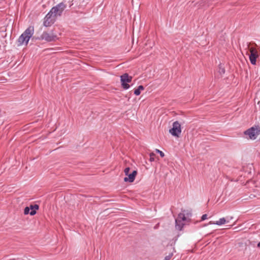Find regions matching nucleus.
<instances>
[{"label":"nucleus","mask_w":260,"mask_h":260,"mask_svg":"<svg viewBox=\"0 0 260 260\" xmlns=\"http://www.w3.org/2000/svg\"><path fill=\"white\" fill-rule=\"evenodd\" d=\"M34 32V28L33 26H29L19 37L18 42L19 45H27Z\"/></svg>","instance_id":"f257e3e1"},{"label":"nucleus","mask_w":260,"mask_h":260,"mask_svg":"<svg viewBox=\"0 0 260 260\" xmlns=\"http://www.w3.org/2000/svg\"><path fill=\"white\" fill-rule=\"evenodd\" d=\"M260 133V127L259 126H253L244 132L245 135L251 140H255Z\"/></svg>","instance_id":"f03ea898"},{"label":"nucleus","mask_w":260,"mask_h":260,"mask_svg":"<svg viewBox=\"0 0 260 260\" xmlns=\"http://www.w3.org/2000/svg\"><path fill=\"white\" fill-rule=\"evenodd\" d=\"M66 8V5L63 3H60L52 8L50 11L56 17L61 15Z\"/></svg>","instance_id":"7ed1b4c3"},{"label":"nucleus","mask_w":260,"mask_h":260,"mask_svg":"<svg viewBox=\"0 0 260 260\" xmlns=\"http://www.w3.org/2000/svg\"><path fill=\"white\" fill-rule=\"evenodd\" d=\"M39 39L41 40H45L47 42H53L58 40V38L52 32H48L44 31L41 35Z\"/></svg>","instance_id":"20e7f679"},{"label":"nucleus","mask_w":260,"mask_h":260,"mask_svg":"<svg viewBox=\"0 0 260 260\" xmlns=\"http://www.w3.org/2000/svg\"><path fill=\"white\" fill-rule=\"evenodd\" d=\"M186 220V217L185 216L184 213H180L178 214L177 218L175 220L176 222V228L181 231Z\"/></svg>","instance_id":"39448f33"},{"label":"nucleus","mask_w":260,"mask_h":260,"mask_svg":"<svg viewBox=\"0 0 260 260\" xmlns=\"http://www.w3.org/2000/svg\"><path fill=\"white\" fill-rule=\"evenodd\" d=\"M173 127L169 130V132L173 136L178 137L181 133V124L176 121L173 123Z\"/></svg>","instance_id":"423d86ee"},{"label":"nucleus","mask_w":260,"mask_h":260,"mask_svg":"<svg viewBox=\"0 0 260 260\" xmlns=\"http://www.w3.org/2000/svg\"><path fill=\"white\" fill-rule=\"evenodd\" d=\"M56 17L49 11L44 18L43 24L45 26L48 27L53 24L56 20Z\"/></svg>","instance_id":"0eeeda50"},{"label":"nucleus","mask_w":260,"mask_h":260,"mask_svg":"<svg viewBox=\"0 0 260 260\" xmlns=\"http://www.w3.org/2000/svg\"><path fill=\"white\" fill-rule=\"evenodd\" d=\"M132 77L129 76L126 73H125L120 76V80L121 82L122 87L125 89H127L129 88V85L128 83L132 82Z\"/></svg>","instance_id":"6e6552de"},{"label":"nucleus","mask_w":260,"mask_h":260,"mask_svg":"<svg viewBox=\"0 0 260 260\" xmlns=\"http://www.w3.org/2000/svg\"><path fill=\"white\" fill-rule=\"evenodd\" d=\"M250 54L249 55V60L251 63L255 65L256 62V58L258 57L257 51L253 47L249 48Z\"/></svg>","instance_id":"1a4fd4ad"},{"label":"nucleus","mask_w":260,"mask_h":260,"mask_svg":"<svg viewBox=\"0 0 260 260\" xmlns=\"http://www.w3.org/2000/svg\"><path fill=\"white\" fill-rule=\"evenodd\" d=\"M137 174V171H133L132 173H130L127 175L128 176L127 177H125L124 178V181L125 182H133L135 179Z\"/></svg>","instance_id":"9d476101"},{"label":"nucleus","mask_w":260,"mask_h":260,"mask_svg":"<svg viewBox=\"0 0 260 260\" xmlns=\"http://www.w3.org/2000/svg\"><path fill=\"white\" fill-rule=\"evenodd\" d=\"M226 222V220L225 219V218L223 217V218H220L219 220L216 221V222H212L210 221V224H217L218 225H220L225 223Z\"/></svg>","instance_id":"9b49d317"},{"label":"nucleus","mask_w":260,"mask_h":260,"mask_svg":"<svg viewBox=\"0 0 260 260\" xmlns=\"http://www.w3.org/2000/svg\"><path fill=\"white\" fill-rule=\"evenodd\" d=\"M144 89V87L142 85H140L138 88L135 90L134 94L136 95H139L141 93V91Z\"/></svg>","instance_id":"f8f14e48"},{"label":"nucleus","mask_w":260,"mask_h":260,"mask_svg":"<svg viewBox=\"0 0 260 260\" xmlns=\"http://www.w3.org/2000/svg\"><path fill=\"white\" fill-rule=\"evenodd\" d=\"M219 70L218 72L220 73V74H223L225 73V70L223 66L221 64H220L219 65Z\"/></svg>","instance_id":"ddd939ff"},{"label":"nucleus","mask_w":260,"mask_h":260,"mask_svg":"<svg viewBox=\"0 0 260 260\" xmlns=\"http://www.w3.org/2000/svg\"><path fill=\"white\" fill-rule=\"evenodd\" d=\"M173 255V251L170 252L168 255L165 257V260H170Z\"/></svg>","instance_id":"4468645a"},{"label":"nucleus","mask_w":260,"mask_h":260,"mask_svg":"<svg viewBox=\"0 0 260 260\" xmlns=\"http://www.w3.org/2000/svg\"><path fill=\"white\" fill-rule=\"evenodd\" d=\"M30 208L29 207H26L25 208L24 210V213L25 215H27L30 213Z\"/></svg>","instance_id":"2eb2a0df"},{"label":"nucleus","mask_w":260,"mask_h":260,"mask_svg":"<svg viewBox=\"0 0 260 260\" xmlns=\"http://www.w3.org/2000/svg\"><path fill=\"white\" fill-rule=\"evenodd\" d=\"M154 156L155 154L153 153H150V161H154Z\"/></svg>","instance_id":"dca6fc26"},{"label":"nucleus","mask_w":260,"mask_h":260,"mask_svg":"<svg viewBox=\"0 0 260 260\" xmlns=\"http://www.w3.org/2000/svg\"><path fill=\"white\" fill-rule=\"evenodd\" d=\"M30 208V210H31V211H30V213L29 214L31 215H35L36 213V210H35L34 208H32V207H29Z\"/></svg>","instance_id":"f3484780"},{"label":"nucleus","mask_w":260,"mask_h":260,"mask_svg":"<svg viewBox=\"0 0 260 260\" xmlns=\"http://www.w3.org/2000/svg\"><path fill=\"white\" fill-rule=\"evenodd\" d=\"M129 168L128 167H127L124 170V174L126 176V175H128V174H129Z\"/></svg>","instance_id":"a211bd4d"},{"label":"nucleus","mask_w":260,"mask_h":260,"mask_svg":"<svg viewBox=\"0 0 260 260\" xmlns=\"http://www.w3.org/2000/svg\"><path fill=\"white\" fill-rule=\"evenodd\" d=\"M156 151L157 152L159 153V154H160V155L161 156V157H163L165 156L164 153L162 152L161 151H160L158 149H156Z\"/></svg>","instance_id":"6ab92c4d"},{"label":"nucleus","mask_w":260,"mask_h":260,"mask_svg":"<svg viewBox=\"0 0 260 260\" xmlns=\"http://www.w3.org/2000/svg\"><path fill=\"white\" fill-rule=\"evenodd\" d=\"M30 207H32L36 210H38L39 208V205H38L37 204H35L34 205H30Z\"/></svg>","instance_id":"aec40b11"},{"label":"nucleus","mask_w":260,"mask_h":260,"mask_svg":"<svg viewBox=\"0 0 260 260\" xmlns=\"http://www.w3.org/2000/svg\"><path fill=\"white\" fill-rule=\"evenodd\" d=\"M225 218L226 220V223H228L230 222V220H231L233 219V217L232 216H227Z\"/></svg>","instance_id":"412c9836"},{"label":"nucleus","mask_w":260,"mask_h":260,"mask_svg":"<svg viewBox=\"0 0 260 260\" xmlns=\"http://www.w3.org/2000/svg\"><path fill=\"white\" fill-rule=\"evenodd\" d=\"M207 218V214H203L201 217L202 220H204Z\"/></svg>","instance_id":"4be33fe9"},{"label":"nucleus","mask_w":260,"mask_h":260,"mask_svg":"<svg viewBox=\"0 0 260 260\" xmlns=\"http://www.w3.org/2000/svg\"><path fill=\"white\" fill-rule=\"evenodd\" d=\"M257 246L258 247L260 248V242L258 243Z\"/></svg>","instance_id":"5701e85b"}]
</instances>
